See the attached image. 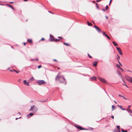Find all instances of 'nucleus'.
Listing matches in <instances>:
<instances>
[{"label": "nucleus", "instance_id": "obj_1", "mask_svg": "<svg viewBox=\"0 0 132 132\" xmlns=\"http://www.w3.org/2000/svg\"><path fill=\"white\" fill-rule=\"evenodd\" d=\"M56 80H59L61 82H63L65 81V79L63 77V76H57L56 77Z\"/></svg>", "mask_w": 132, "mask_h": 132}, {"label": "nucleus", "instance_id": "obj_2", "mask_svg": "<svg viewBox=\"0 0 132 132\" xmlns=\"http://www.w3.org/2000/svg\"><path fill=\"white\" fill-rule=\"evenodd\" d=\"M36 83L39 85H41L45 83V81L43 80H38L37 81Z\"/></svg>", "mask_w": 132, "mask_h": 132}, {"label": "nucleus", "instance_id": "obj_3", "mask_svg": "<svg viewBox=\"0 0 132 132\" xmlns=\"http://www.w3.org/2000/svg\"><path fill=\"white\" fill-rule=\"evenodd\" d=\"M98 78L99 80L102 82L104 83H106V80L100 77H99Z\"/></svg>", "mask_w": 132, "mask_h": 132}, {"label": "nucleus", "instance_id": "obj_4", "mask_svg": "<svg viewBox=\"0 0 132 132\" xmlns=\"http://www.w3.org/2000/svg\"><path fill=\"white\" fill-rule=\"evenodd\" d=\"M125 78L128 81L132 82V77L128 76H126L125 77Z\"/></svg>", "mask_w": 132, "mask_h": 132}, {"label": "nucleus", "instance_id": "obj_5", "mask_svg": "<svg viewBox=\"0 0 132 132\" xmlns=\"http://www.w3.org/2000/svg\"><path fill=\"white\" fill-rule=\"evenodd\" d=\"M94 27L95 28L96 30L98 32H100L101 31V29L98 27L96 26H94Z\"/></svg>", "mask_w": 132, "mask_h": 132}, {"label": "nucleus", "instance_id": "obj_6", "mask_svg": "<svg viewBox=\"0 0 132 132\" xmlns=\"http://www.w3.org/2000/svg\"><path fill=\"white\" fill-rule=\"evenodd\" d=\"M116 48L120 54L122 55L123 54L122 53L121 50L120 48L119 47H116Z\"/></svg>", "mask_w": 132, "mask_h": 132}, {"label": "nucleus", "instance_id": "obj_7", "mask_svg": "<svg viewBox=\"0 0 132 132\" xmlns=\"http://www.w3.org/2000/svg\"><path fill=\"white\" fill-rule=\"evenodd\" d=\"M23 82L25 85L29 86V82H27L26 80H24L23 81Z\"/></svg>", "mask_w": 132, "mask_h": 132}, {"label": "nucleus", "instance_id": "obj_8", "mask_svg": "<svg viewBox=\"0 0 132 132\" xmlns=\"http://www.w3.org/2000/svg\"><path fill=\"white\" fill-rule=\"evenodd\" d=\"M38 110V109L36 106H35L34 108V110L32 111V112H36L37 110Z\"/></svg>", "mask_w": 132, "mask_h": 132}, {"label": "nucleus", "instance_id": "obj_9", "mask_svg": "<svg viewBox=\"0 0 132 132\" xmlns=\"http://www.w3.org/2000/svg\"><path fill=\"white\" fill-rule=\"evenodd\" d=\"M34 79V78L32 77L30 79H29V80L28 81L29 82H31Z\"/></svg>", "mask_w": 132, "mask_h": 132}, {"label": "nucleus", "instance_id": "obj_10", "mask_svg": "<svg viewBox=\"0 0 132 132\" xmlns=\"http://www.w3.org/2000/svg\"><path fill=\"white\" fill-rule=\"evenodd\" d=\"M127 110L128 112L130 113H132V111L130 109H127Z\"/></svg>", "mask_w": 132, "mask_h": 132}, {"label": "nucleus", "instance_id": "obj_11", "mask_svg": "<svg viewBox=\"0 0 132 132\" xmlns=\"http://www.w3.org/2000/svg\"><path fill=\"white\" fill-rule=\"evenodd\" d=\"M34 106H35L34 105L31 106L30 109L29 110V111H32V110H33Z\"/></svg>", "mask_w": 132, "mask_h": 132}, {"label": "nucleus", "instance_id": "obj_12", "mask_svg": "<svg viewBox=\"0 0 132 132\" xmlns=\"http://www.w3.org/2000/svg\"><path fill=\"white\" fill-rule=\"evenodd\" d=\"M6 5L9 6L13 10H15V9H14V8L12 6H11L10 5L8 4H6Z\"/></svg>", "mask_w": 132, "mask_h": 132}, {"label": "nucleus", "instance_id": "obj_13", "mask_svg": "<svg viewBox=\"0 0 132 132\" xmlns=\"http://www.w3.org/2000/svg\"><path fill=\"white\" fill-rule=\"evenodd\" d=\"M97 61H96L93 63V65L94 66L96 67L97 65Z\"/></svg>", "mask_w": 132, "mask_h": 132}, {"label": "nucleus", "instance_id": "obj_14", "mask_svg": "<svg viewBox=\"0 0 132 132\" xmlns=\"http://www.w3.org/2000/svg\"><path fill=\"white\" fill-rule=\"evenodd\" d=\"M50 36L51 38V41H52L53 40H54V37L53 36H52L51 35H50Z\"/></svg>", "mask_w": 132, "mask_h": 132}, {"label": "nucleus", "instance_id": "obj_15", "mask_svg": "<svg viewBox=\"0 0 132 132\" xmlns=\"http://www.w3.org/2000/svg\"><path fill=\"white\" fill-rule=\"evenodd\" d=\"M92 80H96V78L95 77H94L91 78Z\"/></svg>", "mask_w": 132, "mask_h": 132}, {"label": "nucleus", "instance_id": "obj_16", "mask_svg": "<svg viewBox=\"0 0 132 132\" xmlns=\"http://www.w3.org/2000/svg\"><path fill=\"white\" fill-rule=\"evenodd\" d=\"M117 72L118 75H120V76H122L121 75V74L119 70H117Z\"/></svg>", "mask_w": 132, "mask_h": 132}, {"label": "nucleus", "instance_id": "obj_17", "mask_svg": "<svg viewBox=\"0 0 132 132\" xmlns=\"http://www.w3.org/2000/svg\"><path fill=\"white\" fill-rule=\"evenodd\" d=\"M112 43H113L114 45L115 46H117L118 45V44H117V43L114 42L113 41L112 42Z\"/></svg>", "mask_w": 132, "mask_h": 132}, {"label": "nucleus", "instance_id": "obj_18", "mask_svg": "<svg viewBox=\"0 0 132 132\" xmlns=\"http://www.w3.org/2000/svg\"><path fill=\"white\" fill-rule=\"evenodd\" d=\"M112 110H113L115 108H116V107L114 106L113 105L112 106Z\"/></svg>", "mask_w": 132, "mask_h": 132}, {"label": "nucleus", "instance_id": "obj_19", "mask_svg": "<svg viewBox=\"0 0 132 132\" xmlns=\"http://www.w3.org/2000/svg\"><path fill=\"white\" fill-rule=\"evenodd\" d=\"M33 115V114L32 113H29L28 115H27V117H28L29 116H31Z\"/></svg>", "mask_w": 132, "mask_h": 132}, {"label": "nucleus", "instance_id": "obj_20", "mask_svg": "<svg viewBox=\"0 0 132 132\" xmlns=\"http://www.w3.org/2000/svg\"><path fill=\"white\" fill-rule=\"evenodd\" d=\"M27 41L30 43H32V40L31 39H28Z\"/></svg>", "mask_w": 132, "mask_h": 132}, {"label": "nucleus", "instance_id": "obj_21", "mask_svg": "<svg viewBox=\"0 0 132 132\" xmlns=\"http://www.w3.org/2000/svg\"><path fill=\"white\" fill-rule=\"evenodd\" d=\"M87 22L88 25V26H91L92 25V24L91 23L89 22L88 21Z\"/></svg>", "mask_w": 132, "mask_h": 132}, {"label": "nucleus", "instance_id": "obj_22", "mask_svg": "<svg viewBox=\"0 0 132 132\" xmlns=\"http://www.w3.org/2000/svg\"><path fill=\"white\" fill-rule=\"evenodd\" d=\"M77 128L80 130L84 129L82 128L80 126H78Z\"/></svg>", "mask_w": 132, "mask_h": 132}, {"label": "nucleus", "instance_id": "obj_23", "mask_svg": "<svg viewBox=\"0 0 132 132\" xmlns=\"http://www.w3.org/2000/svg\"><path fill=\"white\" fill-rule=\"evenodd\" d=\"M117 56H118V57H117V60H118V61H119V59L120 58V56L118 55H117Z\"/></svg>", "mask_w": 132, "mask_h": 132}, {"label": "nucleus", "instance_id": "obj_24", "mask_svg": "<svg viewBox=\"0 0 132 132\" xmlns=\"http://www.w3.org/2000/svg\"><path fill=\"white\" fill-rule=\"evenodd\" d=\"M121 131L122 132H127V130H124L123 129H121Z\"/></svg>", "mask_w": 132, "mask_h": 132}, {"label": "nucleus", "instance_id": "obj_25", "mask_svg": "<svg viewBox=\"0 0 132 132\" xmlns=\"http://www.w3.org/2000/svg\"><path fill=\"white\" fill-rule=\"evenodd\" d=\"M54 40L55 42H58L60 41L59 39H54Z\"/></svg>", "mask_w": 132, "mask_h": 132}, {"label": "nucleus", "instance_id": "obj_26", "mask_svg": "<svg viewBox=\"0 0 132 132\" xmlns=\"http://www.w3.org/2000/svg\"><path fill=\"white\" fill-rule=\"evenodd\" d=\"M105 36L108 39H110V37L107 34L105 35Z\"/></svg>", "mask_w": 132, "mask_h": 132}, {"label": "nucleus", "instance_id": "obj_27", "mask_svg": "<svg viewBox=\"0 0 132 132\" xmlns=\"http://www.w3.org/2000/svg\"><path fill=\"white\" fill-rule=\"evenodd\" d=\"M116 66L117 67H118L120 69L121 68L119 66L118 64H116Z\"/></svg>", "mask_w": 132, "mask_h": 132}, {"label": "nucleus", "instance_id": "obj_28", "mask_svg": "<svg viewBox=\"0 0 132 132\" xmlns=\"http://www.w3.org/2000/svg\"><path fill=\"white\" fill-rule=\"evenodd\" d=\"M96 7L98 9H99V7L98 6V5H97V3H96Z\"/></svg>", "mask_w": 132, "mask_h": 132}, {"label": "nucleus", "instance_id": "obj_29", "mask_svg": "<svg viewBox=\"0 0 132 132\" xmlns=\"http://www.w3.org/2000/svg\"><path fill=\"white\" fill-rule=\"evenodd\" d=\"M106 9H105V10H107L108 9V6L107 5L106 6Z\"/></svg>", "mask_w": 132, "mask_h": 132}, {"label": "nucleus", "instance_id": "obj_30", "mask_svg": "<svg viewBox=\"0 0 132 132\" xmlns=\"http://www.w3.org/2000/svg\"><path fill=\"white\" fill-rule=\"evenodd\" d=\"M117 128L118 129H120V127L119 126H117Z\"/></svg>", "mask_w": 132, "mask_h": 132}, {"label": "nucleus", "instance_id": "obj_31", "mask_svg": "<svg viewBox=\"0 0 132 132\" xmlns=\"http://www.w3.org/2000/svg\"><path fill=\"white\" fill-rule=\"evenodd\" d=\"M63 44L67 45V46H69V45L67 43H63Z\"/></svg>", "mask_w": 132, "mask_h": 132}, {"label": "nucleus", "instance_id": "obj_32", "mask_svg": "<svg viewBox=\"0 0 132 132\" xmlns=\"http://www.w3.org/2000/svg\"><path fill=\"white\" fill-rule=\"evenodd\" d=\"M13 70L15 71V72L16 73H19V71H16L14 70Z\"/></svg>", "mask_w": 132, "mask_h": 132}, {"label": "nucleus", "instance_id": "obj_33", "mask_svg": "<svg viewBox=\"0 0 132 132\" xmlns=\"http://www.w3.org/2000/svg\"><path fill=\"white\" fill-rule=\"evenodd\" d=\"M88 55L89 57L91 58L92 57V56H91L89 54H88Z\"/></svg>", "mask_w": 132, "mask_h": 132}, {"label": "nucleus", "instance_id": "obj_34", "mask_svg": "<svg viewBox=\"0 0 132 132\" xmlns=\"http://www.w3.org/2000/svg\"><path fill=\"white\" fill-rule=\"evenodd\" d=\"M42 67V66L40 65H39L38 66V69H39L40 68H41V67Z\"/></svg>", "mask_w": 132, "mask_h": 132}, {"label": "nucleus", "instance_id": "obj_35", "mask_svg": "<svg viewBox=\"0 0 132 132\" xmlns=\"http://www.w3.org/2000/svg\"><path fill=\"white\" fill-rule=\"evenodd\" d=\"M118 106L119 107H120V109H121L122 108V107L121 106H120V105H118Z\"/></svg>", "mask_w": 132, "mask_h": 132}, {"label": "nucleus", "instance_id": "obj_36", "mask_svg": "<svg viewBox=\"0 0 132 132\" xmlns=\"http://www.w3.org/2000/svg\"><path fill=\"white\" fill-rule=\"evenodd\" d=\"M105 35H106V34L105 33V32H103V35H105Z\"/></svg>", "mask_w": 132, "mask_h": 132}, {"label": "nucleus", "instance_id": "obj_37", "mask_svg": "<svg viewBox=\"0 0 132 132\" xmlns=\"http://www.w3.org/2000/svg\"><path fill=\"white\" fill-rule=\"evenodd\" d=\"M101 1V0H97L96 1L97 2H100Z\"/></svg>", "mask_w": 132, "mask_h": 132}, {"label": "nucleus", "instance_id": "obj_38", "mask_svg": "<svg viewBox=\"0 0 132 132\" xmlns=\"http://www.w3.org/2000/svg\"><path fill=\"white\" fill-rule=\"evenodd\" d=\"M122 97H123L124 99L127 100V99L125 98V97L124 96H122Z\"/></svg>", "mask_w": 132, "mask_h": 132}, {"label": "nucleus", "instance_id": "obj_39", "mask_svg": "<svg viewBox=\"0 0 132 132\" xmlns=\"http://www.w3.org/2000/svg\"><path fill=\"white\" fill-rule=\"evenodd\" d=\"M118 96H119V97H122V96L121 95H120V94H119L118 95Z\"/></svg>", "mask_w": 132, "mask_h": 132}, {"label": "nucleus", "instance_id": "obj_40", "mask_svg": "<svg viewBox=\"0 0 132 132\" xmlns=\"http://www.w3.org/2000/svg\"><path fill=\"white\" fill-rule=\"evenodd\" d=\"M111 2H112V0H110V3H109V5H110V4L111 3Z\"/></svg>", "mask_w": 132, "mask_h": 132}, {"label": "nucleus", "instance_id": "obj_41", "mask_svg": "<svg viewBox=\"0 0 132 132\" xmlns=\"http://www.w3.org/2000/svg\"><path fill=\"white\" fill-rule=\"evenodd\" d=\"M102 10L103 11H104L105 12V11H106V10H105V9H102Z\"/></svg>", "mask_w": 132, "mask_h": 132}, {"label": "nucleus", "instance_id": "obj_42", "mask_svg": "<svg viewBox=\"0 0 132 132\" xmlns=\"http://www.w3.org/2000/svg\"><path fill=\"white\" fill-rule=\"evenodd\" d=\"M44 40V38H42L41 39V40Z\"/></svg>", "mask_w": 132, "mask_h": 132}, {"label": "nucleus", "instance_id": "obj_43", "mask_svg": "<svg viewBox=\"0 0 132 132\" xmlns=\"http://www.w3.org/2000/svg\"><path fill=\"white\" fill-rule=\"evenodd\" d=\"M120 69L121 70V71L123 72L124 71V70L121 68Z\"/></svg>", "mask_w": 132, "mask_h": 132}, {"label": "nucleus", "instance_id": "obj_44", "mask_svg": "<svg viewBox=\"0 0 132 132\" xmlns=\"http://www.w3.org/2000/svg\"><path fill=\"white\" fill-rule=\"evenodd\" d=\"M111 117L113 119H114V116H111Z\"/></svg>", "mask_w": 132, "mask_h": 132}, {"label": "nucleus", "instance_id": "obj_45", "mask_svg": "<svg viewBox=\"0 0 132 132\" xmlns=\"http://www.w3.org/2000/svg\"><path fill=\"white\" fill-rule=\"evenodd\" d=\"M26 43H23V44H24V46H25V45H26Z\"/></svg>", "mask_w": 132, "mask_h": 132}, {"label": "nucleus", "instance_id": "obj_46", "mask_svg": "<svg viewBox=\"0 0 132 132\" xmlns=\"http://www.w3.org/2000/svg\"><path fill=\"white\" fill-rule=\"evenodd\" d=\"M121 109H122V110H125V109H124V108H122Z\"/></svg>", "mask_w": 132, "mask_h": 132}, {"label": "nucleus", "instance_id": "obj_47", "mask_svg": "<svg viewBox=\"0 0 132 132\" xmlns=\"http://www.w3.org/2000/svg\"><path fill=\"white\" fill-rule=\"evenodd\" d=\"M105 17L106 18V19H108V17H107V16H105Z\"/></svg>", "mask_w": 132, "mask_h": 132}, {"label": "nucleus", "instance_id": "obj_48", "mask_svg": "<svg viewBox=\"0 0 132 132\" xmlns=\"http://www.w3.org/2000/svg\"><path fill=\"white\" fill-rule=\"evenodd\" d=\"M124 85H125V86H126L127 87H128L126 85V84H124Z\"/></svg>", "mask_w": 132, "mask_h": 132}, {"label": "nucleus", "instance_id": "obj_49", "mask_svg": "<svg viewBox=\"0 0 132 132\" xmlns=\"http://www.w3.org/2000/svg\"><path fill=\"white\" fill-rule=\"evenodd\" d=\"M35 60L36 61H37L38 60V59H35Z\"/></svg>", "mask_w": 132, "mask_h": 132}, {"label": "nucleus", "instance_id": "obj_50", "mask_svg": "<svg viewBox=\"0 0 132 132\" xmlns=\"http://www.w3.org/2000/svg\"><path fill=\"white\" fill-rule=\"evenodd\" d=\"M92 2L93 3H95V1H93Z\"/></svg>", "mask_w": 132, "mask_h": 132}, {"label": "nucleus", "instance_id": "obj_51", "mask_svg": "<svg viewBox=\"0 0 132 132\" xmlns=\"http://www.w3.org/2000/svg\"><path fill=\"white\" fill-rule=\"evenodd\" d=\"M54 60V61H57L56 60V59H54V60Z\"/></svg>", "mask_w": 132, "mask_h": 132}, {"label": "nucleus", "instance_id": "obj_52", "mask_svg": "<svg viewBox=\"0 0 132 132\" xmlns=\"http://www.w3.org/2000/svg\"><path fill=\"white\" fill-rule=\"evenodd\" d=\"M118 61V62H119V64H120V63H120V62L119 61Z\"/></svg>", "mask_w": 132, "mask_h": 132}, {"label": "nucleus", "instance_id": "obj_53", "mask_svg": "<svg viewBox=\"0 0 132 132\" xmlns=\"http://www.w3.org/2000/svg\"><path fill=\"white\" fill-rule=\"evenodd\" d=\"M0 5H4V4H0Z\"/></svg>", "mask_w": 132, "mask_h": 132}, {"label": "nucleus", "instance_id": "obj_54", "mask_svg": "<svg viewBox=\"0 0 132 132\" xmlns=\"http://www.w3.org/2000/svg\"><path fill=\"white\" fill-rule=\"evenodd\" d=\"M120 65H121V66H122V65L121 63L120 64Z\"/></svg>", "mask_w": 132, "mask_h": 132}, {"label": "nucleus", "instance_id": "obj_55", "mask_svg": "<svg viewBox=\"0 0 132 132\" xmlns=\"http://www.w3.org/2000/svg\"><path fill=\"white\" fill-rule=\"evenodd\" d=\"M114 102L116 103H117L115 101H114Z\"/></svg>", "mask_w": 132, "mask_h": 132}, {"label": "nucleus", "instance_id": "obj_56", "mask_svg": "<svg viewBox=\"0 0 132 132\" xmlns=\"http://www.w3.org/2000/svg\"><path fill=\"white\" fill-rule=\"evenodd\" d=\"M130 107V105H129V106H128V108H129Z\"/></svg>", "mask_w": 132, "mask_h": 132}, {"label": "nucleus", "instance_id": "obj_57", "mask_svg": "<svg viewBox=\"0 0 132 132\" xmlns=\"http://www.w3.org/2000/svg\"><path fill=\"white\" fill-rule=\"evenodd\" d=\"M128 71H129L130 72H132L131 71H130L129 70H128Z\"/></svg>", "mask_w": 132, "mask_h": 132}, {"label": "nucleus", "instance_id": "obj_58", "mask_svg": "<svg viewBox=\"0 0 132 132\" xmlns=\"http://www.w3.org/2000/svg\"><path fill=\"white\" fill-rule=\"evenodd\" d=\"M10 70V71H11V72H12V71H12V70Z\"/></svg>", "mask_w": 132, "mask_h": 132}, {"label": "nucleus", "instance_id": "obj_59", "mask_svg": "<svg viewBox=\"0 0 132 132\" xmlns=\"http://www.w3.org/2000/svg\"><path fill=\"white\" fill-rule=\"evenodd\" d=\"M18 81L19 82H20V79H19V81Z\"/></svg>", "mask_w": 132, "mask_h": 132}, {"label": "nucleus", "instance_id": "obj_60", "mask_svg": "<svg viewBox=\"0 0 132 132\" xmlns=\"http://www.w3.org/2000/svg\"><path fill=\"white\" fill-rule=\"evenodd\" d=\"M18 119V118H16L15 119L16 120H17Z\"/></svg>", "mask_w": 132, "mask_h": 132}, {"label": "nucleus", "instance_id": "obj_61", "mask_svg": "<svg viewBox=\"0 0 132 132\" xmlns=\"http://www.w3.org/2000/svg\"><path fill=\"white\" fill-rule=\"evenodd\" d=\"M48 12H50V13H51V12H50V11H48Z\"/></svg>", "mask_w": 132, "mask_h": 132}, {"label": "nucleus", "instance_id": "obj_62", "mask_svg": "<svg viewBox=\"0 0 132 132\" xmlns=\"http://www.w3.org/2000/svg\"><path fill=\"white\" fill-rule=\"evenodd\" d=\"M59 38H61V37H58Z\"/></svg>", "mask_w": 132, "mask_h": 132}, {"label": "nucleus", "instance_id": "obj_63", "mask_svg": "<svg viewBox=\"0 0 132 132\" xmlns=\"http://www.w3.org/2000/svg\"><path fill=\"white\" fill-rule=\"evenodd\" d=\"M65 85H66V82H65Z\"/></svg>", "mask_w": 132, "mask_h": 132}, {"label": "nucleus", "instance_id": "obj_64", "mask_svg": "<svg viewBox=\"0 0 132 132\" xmlns=\"http://www.w3.org/2000/svg\"><path fill=\"white\" fill-rule=\"evenodd\" d=\"M18 113L20 114V112H18Z\"/></svg>", "mask_w": 132, "mask_h": 132}]
</instances>
